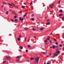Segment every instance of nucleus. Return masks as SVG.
<instances>
[{
    "instance_id": "f257e3e1",
    "label": "nucleus",
    "mask_w": 64,
    "mask_h": 64,
    "mask_svg": "<svg viewBox=\"0 0 64 64\" xmlns=\"http://www.w3.org/2000/svg\"><path fill=\"white\" fill-rule=\"evenodd\" d=\"M59 50V49L56 50V51L55 53V54H54V56H58V54H60V52H59V50Z\"/></svg>"
},
{
    "instance_id": "f03ea898",
    "label": "nucleus",
    "mask_w": 64,
    "mask_h": 64,
    "mask_svg": "<svg viewBox=\"0 0 64 64\" xmlns=\"http://www.w3.org/2000/svg\"><path fill=\"white\" fill-rule=\"evenodd\" d=\"M35 60L36 61V62L38 63V62H39V58L38 57H37L36 58Z\"/></svg>"
},
{
    "instance_id": "7ed1b4c3",
    "label": "nucleus",
    "mask_w": 64,
    "mask_h": 64,
    "mask_svg": "<svg viewBox=\"0 0 64 64\" xmlns=\"http://www.w3.org/2000/svg\"><path fill=\"white\" fill-rule=\"evenodd\" d=\"M6 59L8 60H11V57L10 56H8V57L6 58Z\"/></svg>"
},
{
    "instance_id": "20e7f679",
    "label": "nucleus",
    "mask_w": 64,
    "mask_h": 64,
    "mask_svg": "<svg viewBox=\"0 0 64 64\" xmlns=\"http://www.w3.org/2000/svg\"><path fill=\"white\" fill-rule=\"evenodd\" d=\"M20 20H22V21H23V20H24V18H22V19L21 17L20 18Z\"/></svg>"
},
{
    "instance_id": "39448f33",
    "label": "nucleus",
    "mask_w": 64,
    "mask_h": 64,
    "mask_svg": "<svg viewBox=\"0 0 64 64\" xmlns=\"http://www.w3.org/2000/svg\"><path fill=\"white\" fill-rule=\"evenodd\" d=\"M2 4H4V5H6L7 4V3L5 2H2Z\"/></svg>"
},
{
    "instance_id": "423d86ee",
    "label": "nucleus",
    "mask_w": 64,
    "mask_h": 64,
    "mask_svg": "<svg viewBox=\"0 0 64 64\" xmlns=\"http://www.w3.org/2000/svg\"><path fill=\"white\" fill-rule=\"evenodd\" d=\"M28 30V28H26L24 29V31H27Z\"/></svg>"
},
{
    "instance_id": "0eeeda50",
    "label": "nucleus",
    "mask_w": 64,
    "mask_h": 64,
    "mask_svg": "<svg viewBox=\"0 0 64 64\" xmlns=\"http://www.w3.org/2000/svg\"><path fill=\"white\" fill-rule=\"evenodd\" d=\"M21 57V56H18L16 57V58L18 59V58H20V57Z\"/></svg>"
},
{
    "instance_id": "6e6552de",
    "label": "nucleus",
    "mask_w": 64,
    "mask_h": 64,
    "mask_svg": "<svg viewBox=\"0 0 64 64\" xmlns=\"http://www.w3.org/2000/svg\"><path fill=\"white\" fill-rule=\"evenodd\" d=\"M42 53L43 54H46V52H42Z\"/></svg>"
},
{
    "instance_id": "1a4fd4ad",
    "label": "nucleus",
    "mask_w": 64,
    "mask_h": 64,
    "mask_svg": "<svg viewBox=\"0 0 64 64\" xmlns=\"http://www.w3.org/2000/svg\"><path fill=\"white\" fill-rule=\"evenodd\" d=\"M59 12H60V13H62L63 12V10H60Z\"/></svg>"
},
{
    "instance_id": "9d476101",
    "label": "nucleus",
    "mask_w": 64,
    "mask_h": 64,
    "mask_svg": "<svg viewBox=\"0 0 64 64\" xmlns=\"http://www.w3.org/2000/svg\"><path fill=\"white\" fill-rule=\"evenodd\" d=\"M8 5H9V6H12V5L11 4H10V3H8Z\"/></svg>"
},
{
    "instance_id": "9b49d317",
    "label": "nucleus",
    "mask_w": 64,
    "mask_h": 64,
    "mask_svg": "<svg viewBox=\"0 0 64 64\" xmlns=\"http://www.w3.org/2000/svg\"><path fill=\"white\" fill-rule=\"evenodd\" d=\"M52 48L53 49H54L55 48V45H53L52 46Z\"/></svg>"
},
{
    "instance_id": "f8f14e48",
    "label": "nucleus",
    "mask_w": 64,
    "mask_h": 64,
    "mask_svg": "<svg viewBox=\"0 0 64 64\" xmlns=\"http://www.w3.org/2000/svg\"><path fill=\"white\" fill-rule=\"evenodd\" d=\"M32 30L33 31H35V30H36V29L35 28H32Z\"/></svg>"
},
{
    "instance_id": "ddd939ff",
    "label": "nucleus",
    "mask_w": 64,
    "mask_h": 64,
    "mask_svg": "<svg viewBox=\"0 0 64 64\" xmlns=\"http://www.w3.org/2000/svg\"><path fill=\"white\" fill-rule=\"evenodd\" d=\"M52 5H53V6H54V5L53 4H51L49 6V7H50V6H51Z\"/></svg>"
},
{
    "instance_id": "4468645a",
    "label": "nucleus",
    "mask_w": 64,
    "mask_h": 64,
    "mask_svg": "<svg viewBox=\"0 0 64 64\" xmlns=\"http://www.w3.org/2000/svg\"><path fill=\"white\" fill-rule=\"evenodd\" d=\"M15 21L16 22H18V20H17V19H16L15 20Z\"/></svg>"
},
{
    "instance_id": "2eb2a0df",
    "label": "nucleus",
    "mask_w": 64,
    "mask_h": 64,
    "mask_svg": "<svg viewBox=\"0 0 64 64\" xmlns=\"http://www.w3.org/2000/svg\"><path fill=\"white\" fill-rule=\"evenodd\" d=\"M50 23L49 22H48L47 23V25H50Z\"/></svg>"
},
{
    "instance_id": "dca6fc26",
    "label": "nucleus",
    "mask_w": 64,
    "mask_h": 64,
    "mask_svg": "<svg viewBox=\"0 0 64 64\" xmlns=\"http://www.w3.org/2000/svg\"><path fill=\"white\" fill-rule=\"evenodd\" d=\"M58 47V46H56L55 45V48H57Z\"/></svg>"
},
{
    "instance_id": "f3484780",
    "label": "nucleus",
    "mask_w": 64,
    "mask_h": 64,
    "mask_svg": "<svg viewBox=\"0 0 64 64\" xmlns=\"http://www.w3.org/2000/svg\"><path fill=\"white\" fill-rule=\"evenodd\" d=\"M40 30H41V31H42V30H43V28H40Z\"/></svg>"
},
{
    "instance_id": "a211bd4d",
    "label": "nucleus",
    "mask_w": 64,
    "mask_h": 64,
    "mask_svg": "<svg viewBox=\"0 0 64 64\" xmlns=\"http://www.w3.org/2000/svg\"><path fill=\"white\" fill-rule=\"evenodd\" d=\"M6 14H8V11H7L6 13Z\"/></svg>"
},
{
    "instance_id": "6ab92c4d",
    "label": "nucleus",
    "mask_w": 64,
    "mask_h": 64,
    "mask_svg": "<svg viewBox=\"0 0 64 64\" xmlns=\"http://www.w3.org/2000/svg\"><path fill=\"white\" fill-rule=\"evenodd\" d=\"M48 38H47V40H49V39H50V37L48 36Z\"/></svg>"
},
{
    "instance_id": "aec40b11",
    "label": "nucleus",
    "mask_w": 64,
    "mask_h": 64,
    "mask_svg": "<svg viewBox=\"0 0 64 64\" xmlns=\"http://www.w3.org/2000/svg\"><path fill=\"white\" fill-rule=\"evenodd\" d=\"M28 48H30V47H31V46H30V45H28Z\"/></svg>"
},
{
    "instance_id": "412c9836",
    "label": "nucleus",
    "mask_w": 64,
    "mask_h": 64,
    "mask_svg": "<svg viewBox=\"0 0 64 64\" xmlns=\"http://www.w3.org/2000/svg\"><path fill=\"white\" fill-rule=\"evenodd\" d=\"M30 60H33V59H34V58H30Z\"/></svg>"
},
{
    "instance_id": "4be33fe9",
    "label": "nucleus",
    "mask_w": 64,
    "mask_h": 64,
    "mask_svg": "<svg viewBox=\"0 0 64 64\" xmlns=\"http://www.w3.org/2000/svg\"><path fill=\"white\" fill-rule=\"evenodd\" d=\"M31 20H32V21H34V18H32Z\"/></svg>"
},
{
    "instance_id": "5701e85b",
    "label": "nucleus",
    "mask_w": 64,
    "mask_h": 64,
    "mask_svg": "<svg viewBox=\"0 0 64 64\" xmlns=\"http://www.w3.org/2000/svg\"><path fill=\"white\" fill-rule=\"evenodd\" d=\"M22 8H24L25 7V6H22Z\"/></svg>"
},
{
    "instance_id": "b1692460",
    "label": "nucleus",
    "mask_w": 64,
    "mask_h": 64,
    "mask_svg": "<svg viewBox=\"0 0 64 64\" xmlns=\"http://www.w3.org/2000/svg\"><path fill=\"white\" fill-rule=\"evenodd\" d=\"M23 48L22 46H21L20 48V49H22Z\"/></svg>"
},
{
    "instance_id": "393cba45",
    "label": "nucleus",
    "mask_w": 64,
    "mask_h": 64,
    "mask_svg": "<svg viewBox=\"0 0 64 64\" xmlns=\"http://www.w3.org/2000/svg\"><path fill=\"white\" fill-rule=\"evenodd\" d=\"M50 42L51 44H52V41H51V40H50Z\"/></svg>"
},
{
    "instance_id": "a878e982",
    "label": "nucleus",
    "mask_w": 64,
    "mask_h": 64,
    "mask_svg": "<svg viewBox=\"0 0 64 64\" xmlns=\"http://www.w3.org/2000/svg\"><path fill=\"white\" fill-rule=\"evenodd\" d=\"M62 16V14H60L59 15V16Z\"/></svg>"
},
{
    "instance_id": "bb28decb",
    "label": "nucleus",
    "mask_w": 64,
    "mask_h": 64,
    "mask_svg": "<svg viewBox=\"0 0 64 64\" xmlns=\"http://www.w3.org/2000/svg\"><path fill=\"white\" fill-rule=\"evenodd\" d=\"M12 3V5H13V6L14 5V4H13V3Z\"/></svg>"
},
{
    "instance_id": "cd10ccee",
    "label": "nucleus",
    "mask_w": 64,
    "mask_h": 64,
    "mask_svg": "<svg viewBox=\"0 0 64 64\" xmlns=\"http://www.w3.org/2000/svg\"><path fill=\"white\" fill-rule=\"evenodd\" d=\"M21 37H22V36H21V35H20L19 36V38H21Z\"/></svg>"
},
{
    "instance_id": "c85d7f7f",
    "label": "nucleus",
    "mask_w": 64,
    "mask_h": 64,
    "mask_svg": "<svg viewBox=\"0 0 64 64\" xmlns=\"http://www.w3.org/2000/svg\"><path fill=\"white\" fill-rule=\"evenodd\" d=\"M60 2H61V1L60 0L58 2V4H59V3H60Z\"/></svg>"
},
{
    "instance_id": "c756f323",
    "label": "nucleus",
    "mask_w": 64,
    "mask_h": 64,
    "mask_svg": "<svg viewBox=\"0 0 64 64\" xmlns=\"http://www.w3.org/2000/svg\"><path fill=\"white\" fill-rule=\"evenodd\" d=\"M6 61H4L3 62V63H6Z\"/></svg>"
},
{
    "instance_id": "7c9ffc66",
    "label": "nucleus",
    "mask_w": 64,
    "mask_h": 64,
    "mask_svg": "<svg viewBox=\"0 0 64 64\" xmlns=\"http://www.w3.org/2000/svg\"><path fill=\"white\" fill-rule=\"evenodd\" d=\"M27 15V14H25L24 15V16L25 17V16H26Z\"/></svg>"
},
{
    "instance_id": "2f4dec72",
    "label": "nucleus",
    "mask_w": 64,
    "mask_h": 64,
    "mask_svg": "<svg viewBox=\"0 0 64 64\" xmlns=\"http://www.w3.org/2000/svg\"><path fill=\"white\" fill-rule=\"evenodd\" d=\"M62 20H64V17L63 16L62 18Z\"/></svg>"
},
{
    "instance_id": "473e14b6",
    "label": "nucleus",
    "mask_w": 64,
    "mask_h": 64,
    "mask_svg": "<svg viewBox=\"0 0 64 64\" xmlns=\"http://www.w3.org/2000/svg\"><path fill=\"white\" fill-rule=\"evenodd\" d=\"M58 42H56V45H58Z\"/></svg>"
},
{
    "instance_id": "72a5a7b5",
    "label": "nucleus",
    "mask_w": 64,
    "mask_h": 64,
    "mask_svg": "<svg viewBox=\"0 0 64 64\" xmlns=\"http://www.w3.org/2000/svg\"><path fill=\"white\" fill-rule=\"evenodd\" d=\"M13 6H14L15 7H16V6L15 5V4H14V5Z\"/></svg>"
},
{
    "instance_id": "f704fd0d",
    "label": "nucleus",
    "mask_w": 64,
    "mask_h": 64,
    "mask_svg": "<svg viewBox=\"0 0 64 64\" xmlns=\"http://www.w3.org/2000/svg\"><path fill=\"white\" fill-rule=\"evenodd\" d=\"M32 16H34V14H32Z\"/></svg>"
},
{
    "instance_id": "c9c22d12",
    "label": "nucleus",
    "mask_w": 64,
    "mask_h": 64,
    "mask_svg": "<svg viewBox=\"0 0 64 64\" xmlns=\"http://www.w3.org/2000/svg\"><path fill=\"white\" fill-rule=\"evenodd\" d=\"M50 61H48V62L47 63V64H50L49 63V62Z\"/></svg>"
},
{
    "instance_id": "e433bc0d",
    "label": "nucleus",
    "mask_w": 64,
    "mask_h": 64,
    "mask_svg": "<svg viewBox=\"0 0 64 64\" xmlns=\"http://www.w3.org/2000/svg\"><path fill=\"white\" fill-rule=\"evenodd\" d=\"M60 47H62V45L60 44Z\"/></svg>"
},
{
    "instance_id": "4c0bfd02",
    "label": "nucleus",
    "mask_w": 64,
    "mask_h": 64,
    "mask_svg": "<svg viewBox=\"0 0 64 64\" xmlns=\"http://www.w3.org/2000/svg\"><path fill=\"white\" fill-rule=\"evenodd\" d=\"M11 20L12 22H13V21H14V20H13V19H11Z\"/></svg>"
},
{
    "instance_id": "58836bf2",
    "label": "nucleus",
    "mask_w": 64,
    "mask_h": 64,
    "mask_svg": "<svg viewBox=\"0 0 64 64\" xmlns=\"http://www.w3.org/2000/svg\"><path fill=\"white\" fill-rule=\"evenodd\" d=\"M54 41H57V40H56V39H55V38H54Z\"/></svg>"
},
{
    "instance_id": "ea45409f",
    "label": "nucleus",
    "mask_w": 64,
    "mask_h": 64,
    "mask_svg": "<svg viewBox=\"0 0 64 64\" xmlns=\"http://www.w3.org/2000/svg\"><path fill=\"white\" fill-rule=\"evenodd\" d=\"M18 41H19L20 40V38H18Z\"/></svg>"
},
{
    "instance_id": "a19ab883",
    "label": "nucleus",
    "mask_w": 64,
    "mask_h": 64,
    "mask_svg": "<svg viewBox=\"0 0 64 64\" xmlns=\"http://www.w3.org/2000/svg\"><path fill=\"white\" fill-rule=\"evenodd\" d=\"M50 8H53V6H52L50 7Z\"/></svg>"
},
{
    "instance_id": "79ce46f5",
    "label": "nucleus",
    "mask_w": 64,
    "mask_h": 64,
    "mask_svg": "<svg viewBox=\"0 0 64 64\" xmlns=\"http://www.w3.org/2000/svg\"><path fill=\"white\" fill-rule=\"evenodd\" d=\"M26 52H28V50H26Z\"/></svg>"
},
{
    "instance_id": "37998d69",
    "label": "nucleus",
    "mask_w": 64,
    "mask_h": 64,
    "mask_svg": "<svg viewBox=\"0 0 64 64\" xmlns=\"http://www.w3.org/2000/svg\"><path fill=\"white\" fill-rule=\"evenodd\" d=\"M17 18V16H15L14 17V18Z\"/></svg>"
},
{
    "instance_id": "c03bdc74",
    "label": "nucleus",
    "mask_w": 64,
    "mask_h": 64,
    "mask_svg": "<svg viewBox=\"0 0 64 64\" xmlns=\"http://www.w3.org/2000/svg\"><path fill=\"white\" fill-rule=\"evenodd\" d=\"M45 42H47V40H45Z\"/></svg>"
},
{
    "instance_id": "a18cd8bd",
    "label": "nucleus",
    "mask_w": 64,
    "mask_h": 64,
    "mask_svg": "<svg viewBox=\"0 0 64 64\" xmlns=\"http://www.w3.org/2000/svg\"><path fill=\"white\" fill-rule=\"evenodd\" d=\"M32 4H33V3L32 2H31L30 3V5H32Z\"/></svg>"
},
{
    "instance_id": "49530a36",
    "label": "nucleus",
    "mask_w": 64,
    "mask_h": 64,
    "mask_svg": "<svg viewBox=\"0 0 64 64\" xmlns=\"http://www.w3.org/2000/svg\"><path fill=\"white\" fill-rule=\"evenodd\" d=\"M45 44L46 45H47V44H48V43H46Z\"/></svg>"
},
{
    "instance_id": "de8ad7c7",
    "label": "nucleus",
    "mask_w": 64,
    "mask_h": 64,
    "mask_svg": "<svg viewBox=\"0 0 64 64\" xmlns=\"http://www.w3.org/2000/svg\"><path fill=\"white\" fill-rule=\"evenodd\" d=\"M20 60V59H19L18 60H17V61H19V60Z\"/></svg>"
},
{
    "instance_id": "09e8293b",
    "label": "nucleus",
    "mask_w": 64,
    "mask_h": 64,
    "mask_svg": "<svg viewBox=\"0 0 64 64\" xmlns=\"http://www.w3.org/2000/svg\"><path fill=\"white\" fill-rule=\"evenodd\" d=\"M50 20H48L47 21H50Z\"/></svg>"
},
{
    "instance_id": "8fccbe9b",
    "label": "nucleus",
    "mask_w": 64,
    "mask_h": 64,
    "mask_svg": "<svg viewBox=\"0 0 64 64\" xmlns=\"http://www.w3.org/2000/svg\"><path fill=\"white\" fill-rule=\"evenodd\" d=\"M62 43H63L64 42H63V41H62Z\"/></svg>"
},
{
    "instance_id": "3c124183",
    "label": "nucleus",
    "mask_w": 64,
    "mask_h": 64,
    "mask_svg": "<svg viewBox=\"0 0 64 64\" xmlns=\"http://www.w3.org/2000/svg\"><path fill=\"white\" fill-rule=\"evenodd\" d=\"M50 48H52V46H50Z\"/></svg>"
},
{
    "instance_id": "603ef678",
    "label": "nucleus",
    "mask_w": 64,
    "mask_h": 64,
    "mask_svg": "<svg viewBox=\"0 0 64 64\" xmlns=\"http://www.w3.org/2000/svg\"><path fill=\"white\" fill-rule=\"evenodd\" d=\"M34 38H36V36H35L33 37Z\"/></svg>"
},
{
    "instance_id": "864d4df0",
    "label": "nucleus",
    "mask_w": 64,
    "mask_h": 64,
    "mask_svg": "<svg viewBox=\"0 0 64 64\" xmlns=\"http://www.w3.org/2000/svg\"><path fill=\"white\" fill-rule=\"evenodd\" d=\"M48 57H49V56H46V57H47V58Z\"/></svg>"
},
{
    "instance_id": "5fc2aeb1",
    "label": "nucleus",
    "mask_w": 64,
    "mask_h": 64,
    "mask_svg": "<svg viewBox=\"0 0 64 64\" xmlns=\"http://www.w3.org/2000/svg\"><path fill=\"white\" fill-rule=\"evenodd\" d=\"M63 36H64V37H63V38H64V34L63 35Z\"/></svg>"
},
{
    "instance_id": "6e6d98bb",
    "label": "nucleus",
    "mask_w": 64,
    "mask_h": 64,
    "mask_svg": "<svg viewBox=\"0 0 64 64\" xmlns=\"http://www.w3.org/2000/svg\"><path fill=\"white\" fill-rule=\"evenodd\" d=\"M25 40H26V38H25Z\"/></svg>"
},
{
    "instance_id": "4d7b16f0",
    "label": "nucleus",
    "mask_w": 64,
    "mask_h": 64,
    "mask_svg": "<svg viewBox=\"0 0 64 64\" xmlns=\"http://www.w3.org/2000/svg\"><path fill=\"white\" fill-rule=\"evenodd\" d=\"M4 6V5H2V7H3Z\"/></svg>"
},
{
    "instance_id": "13d9d810",
    "label": "nucleus",
    "mask_w": 64,
    "mask_h": 64,
    "mask_svg": "<svg viewBox=\"0 0 64 64\" xmlns=\"http://www.w3.org/2000/svg\"><path fill=\"white\" fill-rule=\"evenodd\" d=\"M63 50H64V48H63Z\"/></svg>"
},
{
    "instance_id": "bf43d9fd",
    "label": "nucleus",
    "mask_w": 64,
    "mask_h": 64,
    "mask_svg": "<svg viewBox=\"0 0 64 64\" xmlns=\"http://www.w3.org/2000/svg\"><path fill=\"white\" fill-rule=\"evenodd\" d=\"M28 42H29V40H28Z\"/></svg>"
},
{
    "instance_id": "052dcab7",
    "label": "nucleus",
    "mask_w": 64,
    "mask_h": 64,
    "mask_svg": "<svg viewBox=\"0 0 64 64\" xmlns=\"http://www.w3.org/2000/svg\"><path fill=\"white\" fill-rule=\"evenodd\" d=\"M44 64H46V62H45V63H44Z\"/></svg>"
},
{
    "instance_id": "680f3d73",
    "label": "nucleus",
    "mask_w": 64,
    "mask_h": 64,
    "mask_svg": "<svg viewBox=\"0 0 64 64\" xmlns=\"http://www.w3.org/2000/svg\"><path fill=\"white\" fill-rule=\"evenodd\" d=\"M5 44H3V45H5Z\"/></svg>"
},
{
    "instance_id": "e2e57ef3",
    "label": "nucleus",
    "mask_w": 64,
    "mask_h": 64,
    "mask_svg": "<svg viewBox=\"0 0 64 64\" xmlns=\"http://www.w3.org/2000/svg\"><path fill=\"white\" fill-rule=\"evenodd\" d=\"M28 62H29V60H28Z\"/></svg>"
},
{
    "instance_id": "0e129e2a",
    "label": "nucleus",
    "mask_w": 64,
    "mask_h": 64,
    "mask_svg": "<svg viewBox=\"0 0 64 64\" xmlns=\"http://www.w3.org/2000/svg\"><path fill=\"white\" fill-rule=\"evenodd\" d=\"M51 55V54H50V55Z\"/></svg>"
},
{
    "instance_id": "69168bd1",
    "label": "nucleus",
    "mask_w": 64,
    "mask_h": 64,
    "mask_svg": "<svg viewBox=\"0 0 64 64\" xmlns=\"http://www.w3.org/2000/svg\"><path fill=\"white\" fill-rule=\"evenodd\" d=\"M1 44H2V43H1Z\"/></svg>"
},
{
    "instance_id": "338daca9",
    "label": "nucleus",
    "mask_w": 64,
    "mask_h": 64,
    "mask_svg": "<svg viewBox=\"0 0 64 64\" xmlns=\"http://www.w3.org/2000/svg\"><path fill=\"white\" fill-rule=\"evenodd\" d=\"M40 18H41V17H40Z\"/></svg>"
},
{
    "instance_id": "774afa93",
    "label": "nucleus",
    "mask_w": 64,
    "mask_h": 64,
    "mask_svg": "<svg viewBox=\"0 0 64 64\" xmlns=\"http://www.w3.org/2000/svg\"><path fill=\"white\" fill-rule=\"evenodd\" d=\"M59 21H60V20H59Z\"/></svg>"
}]
</instances>
